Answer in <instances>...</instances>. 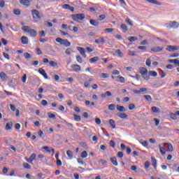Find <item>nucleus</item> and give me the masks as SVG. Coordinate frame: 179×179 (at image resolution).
Here are the masks:
<instances>
[{
    "instance_id": "11",
    "label": "nucleus",
    "mask_w": 179,
    "mask_h": 179,
    "mask_svg": "<svg viewBox=\"0 0 179 179\" xmlns=\"http://www.w3.org/2000/svg\"><path fill=\"white\" fill-rule=\"evenodd\" d=\"M33 18L34 19H40V14L38 13V10H31Z\"/></svg>"
},
{
    "instance_id": "43",
    "label": "nucleus",
    "mask_w": 179,
    "mask_h": 179,
    "mask_svg": "<svg viewBox=\"0 0 179 179\" xmlns=\"http://www.w3.org/2000/svg\"><path fill=\"white\" fill-rule=\"evenodd\" d=\"M151 59L150 58H148L147 60L145 61V65H147V66L150 67L151 66Z\"/></svg>"
},
{
    "instance_id": "48",
    "label": "nucleus",
    "mask_w": 179,
    "mask_h": 179,
    "mask_svg": "<svg viewBox=\"0 0 179 179\" xmlns=\"http://www.w3.org/2000/svg\"><path fill=\"white\" fill-rule=\"evenodd\" d=\"M49 64H50V66H52V67L58 66V64L57 62H54V61H50L49 62Z\"/></svg>"
},
{
    "instance_id": "28",
    "label": "nucleus",
    "mask_w": 179,
    "mask_h": 179,
    "mask_svg": "<svg viewBox=\"0 0 179 179\" xmlns=\"http://www.w3.org/2000/svg\"><path fill=\"white\" fill-rule=\"evenodd\" d=\"M73 117L76 122H80L82 120V119L80 118V115L73 114Z\"/></svg>"
},
{
    "instance_id": "4",
    "label": "nucleus",
    "mask_w": 179,
    "mask_h": 179,
    "mask_svg": "<svg viewBox=\"0 0 179 179\" xmlns=\"http://www.w3.org/2000/svg\"><path fill=\"white\" fill-rule=\"evenodd\" d=\"M73 20L79 21L85 19V14H76L71 16Z\"/></svg>"
},
{
    "instance_id": "13",
    "label": "nucleus",
    "mask_w": 179,
    "mask_h": 179,
    "mask_svg": "<svg viewBox=\"0 0 179 179\" xmlns=\"http://www.w3.org/2000/svg\"><path fill=\"white\" fill-rule=\"evenodd\" d=\"M77 50L80 52V53L82 55V56L84 58H85L87 57V55H85V48L77 47Z\"/></svg>"
},
{
    "instance_id": "18",
    "label": "nucleus",
    "mask_w": 179,
    "mask_h": 179,
    "mask_svg": "<svg viewBox=\"0 0 179 179\" xmlns=\"http://www.w3.org/2000/svg\"><path fill=\"white\" fill-rule=\"evenodd\" d=\"M110 162L115 166H118V162H117V159L115 157H110Z\"/></svg>"
},
{
    "instance_id": "51",
    "label": "nucleus",
    "mask_w": 179,
    "mask_h": 179,
    "mask_svg": "<svg viewBox=\"0 0 179 179\" xmlns=\"http://www.w3.org/2000/svg\"><path fill=\"white\" fill-rule=\"evenodd\" d=\"M24 57L25 59H31V55L29 53L25 52V53H24Z\"/></svg>"
},
{
    "instance_id": "45",
    "label": "nucleus",
    "mask_w": 179,
    "mask_h": 179,
    "mask_svg": "<svg viewBox=\"0 0 179 179\" xmlns=\"http://www.w3.org/2000/svg\"><path fill=\"white\" fill-rule=\"evenodd\" d=\"M85 106H87V107H90V106H94V102L90 103V101H85Z\"/></svg>"
},
{
    "instance_id": "36",
    "label": "nucleus",
    "mask_w": 179,
    "mask_h": 179,
    "mask_svg": "<svg viewBox=\"0 0 179 179\" xmlns=\"http://www.w3.org/2000/svg\"><path fill=\"white\" fill-rule=\"evenodd\" d=\"M137 40H138V38L136 37V36H129L128 37V41H130V42H134Z\"/></svg>"
},
{
    "instance_id": "56",
    "label": "nucleus",
    "mask_w": 179,
    "mask_h": 179,
    "mask_svg": "<svg viewBox=\"0 0 179 179\" xmlns=\"http://www.w3.org/2000/svg\"><path fill=\"white\" fill-rule=\"evenodd\" d=\"M39 36L41 38H43L45 36V33L44 31H39Z\"/></svg>"
},
{
    "instance_id": "55",
    "label": "nucleus",
    "mask_w": 179,
    "mask_h": 179,
    "mask_svg": "<svg viewBox=\"0 0 179 179\" xmlns=\"http://www.w3.org/2000/svg\"><path fill=\"white\" fill-rule=\"evenodd\" d=\"M45 24L47 26V27H52L53 24L51 22H49L48 21L45 22Z\"/></svg>"
},
{
    "instance_id": "61",
    "label": "nucleus",
    "mask_w": 179,
    "mask_h": 179,
    "mask_svg": "<svg viewBox=\"0 0 179 179\" xmlns=\"http://www.w3.org/2000/svg\"><path fill=\"white\" fill-rule=\"evenodd\" d=\"M77 100L80 101L83 100V96H82V94H80L79 95L77 96Z\"/></svg>"
},
{
    "instance_id": "46",
    "label": "nucleus",
    "mask_w": 179,
    "mask_h": 179,
    "mask_svg": "<svg viewBox=\"0 0 179 179\" xmlns=\"http://www.w3.org/2000/svg\"><path fill=\"white\" fill-rule=\"evenodd\" d=\"M108 108L110 110H114L115 109V104L114 103H112V104H110L108 106Z\"/></svg>"
},
{
    "instance_id": "35",
    "label": "nucleus",
    "mask_w": 179,
    "mask_h": 179,
    "mask_svg": "<svg viewBox=\"0 0 179 179\" xmlns=\"http://www.w3.org/2000/svg\"><path fill=\"white\" fill-rule=\"evenodd\" d=\"M99 60V58L98 57H92L90 59V63H94V62H96Z\"/></svg>"
},
{
    "instance_id": "44",
    "label": "nucleus",
    "mask_w": 179,
    "mask_h": 179,
    "mask_svg": "<svg viewBox=\"0 0 179 179\" xmlns=\"http://www.w3.org/2000/svg\"><path fill=\"white\" fill-rule=\"evenodd\" d=\"M64 39H62V38H56V42L60 43V45L64 44Z\"/></svg>"
},
{
    "instance_id": "5",
    "label": "nucleus",
    "mask_w": 179,
    "mask_h": 179,
    "mask_svg": "<svg viewBox=\"0 0 179 179\" xmlns=\"http://www.w3.org/2000/svg\"><path fill=\"white\" fill-rule=\"evenodd\" d=\"M164 50V47L155 46L151 48L150 50L153 52H160Z\"/></svg>"
},
{
    "instance_id": "53",
    "label": "nucleus",
    "mask_w": 179,
    "mask_h": 179,
    "mask_svg": "<svg viewBox=\"0 0 179 179\" xmlns=\"http://www.w3.org/2000/svg\"><path fill=\"white\" fill-rule=\"evenodd\" d=\"M13 13L16 15H20L21 14V11L19 9L14 10Z\"/></svg>"
},
{
    "instance_id": "29",
    "label": "nucleus",
    "mask_w": 179,
    "mask_h": 179,
    "mask_svg": "<svg viewBox=\"0 0 179 179\" xmlns=\"http://www.w3.org/2000/svg\"><path fill=\"white\" fill-rule=\"evenodd\" d=\"M120 27L122 29V31L124 33H127V32L128 29H127V25L125 24H120Z\"/></svg>"
},
{
    "instance_id": "6",
    "label": "nucleus",
    "mask_w": 179,
    "mask_h": 179,
    "mask_svg": "<svg viewBox=\"0 0 179 179\" xmlns=\"http://www.w3.org/2000/svg\"><path fill=\"white\" fill-rule=\"evenodd\" d=\"M166 50L173 52L179 50V46L168 45Z\"/></svg>"
},
{
    "instance_id": "62",
    "label": "nucleus",
    "mask_w": 179,
    "mask_h": 179,
    "mask_svg": "<svg viewBox=\"0 0 179 179\" xmlns=\"http://www.w3.org/2000/svg\"><path fill=\"white\" fill-rule=\"evenodd\" d=\"M136 108L135 105L133 103H131L129 105V110H131Z\"/></svg>"
},
{
    "instance_id": "7",
    "label": "nucleus",
    "mask_w": 179,
    "mask_h": 179,
    "mask_svg": "<svg viewBox=\"0 0 179 179\" xmlns=\"http://www.w3.org/2000/svg\"><path fill=\"white\" fill-rule=\"evenodd\" d=\"M71 68L73 69V72H80V70L82 69V67L78 64H72Z\"/></svg>"
},
{
    "instance_id": "24",
    "label": "nucleus",
    "mask_w": 179,
    "mask_h": 179,
    "mask_svg": "<svg viewBox=\"0 0 179 179\" xmlns=\"http://www.w3.org/2000/svg\"><path fill=\"white\" fill-rule=\"evenodd\" d=\"M147 2H148V3H151V4L161 6V3L159 2L157 0H147Z\"/></svg>"
},
{
    "instance_id": "12",
    "label": "nucleus",
    "mask_w": 179,
    "mask_h": 179,
    "mask_svg": "<svg viewBox=\"0 0 179 179\" xmlns=\"http://www.w3.org/2000/svg\"><path fill=\"white\" fill-rule=\"evenodd\" d=\"M36 155L35 153H32L29 157V159H26L28 163H32L36 160Z\"/></svg>"
},
{
    "instance_id": "23",
    "label": "nucleus",
    "mask_w": 179,
    "mask_h": 179,
    "mask_svg": "<svg viewBox=\"0 0 179 179\" xmlns=\"http://www.w3.org/2000/svg\"><path fill=\"white\" fill-rule=\"evenodd\" d=\"M158 147L159 148V152H160L161 155H166V149L164 147H162L161 145H159Z\"/></svg>"
},
{
    "instance_id": "25",
    "label": "nucleus",
    "mask_w": 179,
    "mask_h": 179,
    "mask_svg": "<svg viewBox=\"0 0 179 179\" xmlns=\"http://www.w3.org/2000/svg\"><path fill=\"white\" fill-rule=\"evenodd\" d=\"M63 45L68 48V47H70L71 45V43L70 41H69L68 39H64V41H63Z\"/></svg>"
},
{
    "instance_id": "21",
    "label": "nucleus",
    "mask_w": 179,
    "mask_h": 179,
    "mask_svg": "<svg viewBox=\"0 0 179 179\" xmlns=\"http://www.w3.org/2000/svg\"><path fill=\"white\" fill-rule=\"evenodd\" d=\"M116 109L120 111V112H125L127 111V110L125 109V107L124 106H119V105H117L116 106Z\"/></svg>"
},
{
    "instance_id": "8",
    "label": "nucleus",
    "mask_w": 179,
    "mask_h": 179,
    "mask_svg": "<svg viewBox=\"0 0 179 179\" xmlns=\"http://www.w3.org/2000/svg\"><path fill=\"white\" fill-rule=\"evenodd\" d=\"M38 72L41 75L45 80L48 79V76L47 73H45V71L41 68H40L38 71Z\"/></svg>"
},
{
    "instance_id": "58",
    "label": "nucleus",
    "mask_w": 179,
    "mask_h": 179,
    "mask_svg": "<svg viewBox=\"0 0 179 179\" xmlns=\"http://www.w3.org/2000/svg\"><path fill=\"white\" fill-rule=\"evenodd\" d=\"M129 56H135V55H136V52H134V50H129Z\"/></svg>"
},
{
    "instance_id": "32",
    "label": "nucleus",
    "mask_w": 179,
    "mask_h": 179,
    "mask_svg": "<svg viewBox=\"0 0 179 179\" xmlns=\"http://www.w3.org/2000/svg\"><path fill=\"white\" fill-rule=\"evenodd\" d=\"M60 34H62V36H69V37L70 38H73V36H72L69 35V33L65 32V31H62V30H60Z\"/></svg>"
},
{
    "instance_id": "16",
    "label": "nucleus",
    "mask_w": 179,
    "mask_h": 179,
    "mask_svg": "<svg viewBox=\"0 0 179 179\" xmlns=\"http://www.w3.org/2000/svg\"><path fill=\"white\" fill-rule=\"evenodd\" d=\"M109 124L111 126L112 129H116V124L114 120L110 119L108 120Z\"/></svg>"
},
{
    "instance_id": "47",
    "label": "nucleus",
    "mask_w": 179,
    "mask_h": 179,
    "mask_svg": "<svg viewBox=\"0 0 179 179\" xmlns=\"http://www.w3.org/2000/svg\"><path fill=\"white\" fill-rule=\"evenodd\" d=\"M27 74H24L21 78V80L23 83H26L27 82Z\"/></svg>"
},
{
    "instance_id": "40",
    "label": "nucleus",
    "mask_w": 179,
    "mask_h": 179,
    "mask_svg": "<svg viewBox=\"0 0 179 179\" xmlns=\"http://www.w3.org/2000/svg\"><path fill=\"white\" fill-rule=\"evenodd\" d=\"M48 117H49L50 119L56 120V116H55V114L51 113H48Z\"/></svg>"
},
{
    "instance_id": "17",
    "label": "nucleus",
    "mask_w": 179,
    "mask_h": 179,
    "mask_svg": "<svg viewBox=\"0 0 179 179\" xmlns=\"http://www.w3.org/2000/svg\"><path fill=\"white\" fill-rule=\"evenodd\" d=\"M117 117L120 119H127L128 118L127 113H117Z\"/></svg>"
},
{
    "instance_id": "26",
    "label": "nucleus",
    "mask_w": 179,
    "mask_h": 179,
    "mask_svg": "<svg viewBox=\"0 0 179 179\" xmlns=\"http://www.w3.org/2000/svg\"><path fill=\"white\" fill-rule=\"evenodd\" d=\"M92 81H93V79L92 78H90L88 81L85 82V83H84L85 87V88L90 87V83H92Z\"/></svg>"
},
{
    "instance_id": "2",
    "label": "nucleus",
    "mask_w": 179,
    "mask_h": 179,
    "mask_svg": "<svg viewBox=\"0 0 179 179\" xmlns=\"http://www.w3.org/2000/svg\"><path fill=\"white\" fill-rule=\"evenodd\" d=\"M148 69L144 67H141L140 69V73L142 75L143 78L145 80H148L150 79V76L148 74Z\"/></svg>"
},
{
    "instance_id": "54",
    "label": "nucleus",
    "mask_w": 179,
    "mask_h": 179,
    "mask_svg": "<svg viewBox=\"0 0 179 179\" xmlns=\"http://www.w3.org/2000/svg\"><path fill=\"white\" fill-rule=\"evenodd\" d=\"M86 50L89 53H91V52H94L95 49H94V48H93V49H92L91 48L87 46V47H86Z\"/></svg>"
},
{
    "instance_id": "9",
    "label": "nucleus",
    "mask_w": 179,
    "mask_h": 179,
    "mask_svg": "<svg viewBox=\"0 0 179 179\" xmlns=\"http://www.w3.org/2000/svg\"><path fill=\"white\" fill-rule=\"evenodd\" d=\"M20 41H21V43L22 45H28L29 44V38L27 36H22L21 38H20Z\"/></svg>"
},
{
    "instance_id": "60",
    "label": "nucleus",
    "mask_w": 179,
    "mask_h": 179,
    "mask_svg": "<svg viewBox=\"0 0 179 179\" xmlns=\"http://www.w3.org/2000/svg\"><path fill=\"white\" fill-rule=\"evenodd\" d=\"M109 145L110 146H111L112 148H115V142L114 141H110L109 142Z\"/></svg>"
},
{
    "instance_id": "57",
    "label": "nucleus",
    "mask_w": 179,
    "mask_h": 179,
    "mask_svg": "<svg viewBox=\"0 0 179 179\" xmlns=\"http://www.w3.org/2000/svg\"><path fill=\"white\" fill-rule=\"evenodd\" d=\"M95 122L97 125H100L101 123V120L100 118L97 117L95 119Z\"/></svg>"
},
{
    "instance_id": "30",
    "label": "nucleus",
    "mask_w": 179,
    "mask_h": 179,
    "mask_svg": "<svg viewBox=\"0 0 179 179\" xmlns=\"http://www.w3.org/2000/svg\"><path fill=\"white\" fill-rule=\"evenodd\" d=\"M73 52V49H71V48H68L67 49H66L65 50V54L66 55H70Z\"/></svg>"
},
{
    "instance_id": "15",
    "label": "nucleus",
    "mask_w": 179,
    "mask_h": 179,
    "mask_svg": "<svg viewBox=\"0 0 179 179\" xmlns=\"http://www.w3.org/2000/svg\"><path fill=\"white\" fill-rule=\"evenodd\" d=\"M20 3L26 6H31V1L29 0H20Z\"/></svg>"
},
{
    "instance_id": "38",
    "label": "nucleus",
    "mask_w": 179,
    "mask_h": 179,
    "mask_svg": "<svg viewBox=\"0 0 179 179\" xmlns=\"http://www.w3.org/2000/svg\"><path fill=\"white\" fill-rule=\"evenodd\" d=\"M114 31V29L113 28H106L105 29V33L106 34H110Z\"/></svg>"
},
{
    "instance_id": "27",
    "label": "nucleus",
    "mask_w": 179,
    "mask_h": 179,
    "mask_svg": "<svg viewBox=\"0 0 179 179\" xmlns=\"http://www.w3.org/2000/svg\"><path fill=\"white\" fill-rule=\"evenodd\" d=\"M22 166H23L24 169H25L27 170H30L31 169V166L29 164L27 163V162L23 163Z\"/></svg>"
},
{
    "instance_id": "33",
    "label": "nucleus",
    "mask_w": 179,
    "mask_h": 179,
    "mask_svg": "<svg viewBox=\"0 0 179 179\" xmlns=\"http://www.w3.org/2000/svg\"><path fill=\"white\" fill-rule=\"evenodd\" d=\"M115 53L119 57H124V55L122 54V50H120V49H117V50H115Z\"/></svg>"
},
{
    "instance_id": "41",
    "label": "nucleus",
    "mask_w": 179,
    "mask_h": 179,
    "mask_svg": "<svg viewBox=\"0 0 179 179\" xmlns=\"http://www.w3.org/2000/svg\"><path fill=\"white\" fill-rule=\"evenodd\" d=\"M149 76H152V77H157V73L156 71H149Z\"/></svg>"
},
{
    "instance_id": "50",
    "label": "nucleus",
    "mask_w": 179,
    "mask_h": 179,
    "mask_svg": "<svg viewBox=\"0 0 179 179\" xmlns=\"http://www.w3.org/2000/svg\"><path fill=\"white\" fill-rule=\"evenodd\" d=\"M143 98L145 99V100H147L148 101H152V97L150 95H144Z\"/></svg>"
},
{
    "instance_id": "20",
    "label": "nucleus",
    "mask_w": 179,
    "mask_h": 179,
    "mask_svg": "<svg viewBox=\"0 0 179 179\" xmlns=\"http://www.w3.org/2000/svg\"><path fill=\"white\" fill-rule=\"evenodd\" d=\"M0 78L2 80L3 82L6 81L8 76L4 72L0 73Z\"/></svg>"
},
{
    "instance_id": "59",
    "label": "nucleus",
    "mask_w": 179,
    "mask_h": 179,
    "mask_svg": "<svg viewBox=\"0 0 179 179\" xmlns=\"http://www.w3.org/2000/svg\"><path fill=\"white\" fill-rule=\"evenodd\" d=\"M106 18V16L105 15H101L99 17V20L100 21L104 20Z\"/></svg>"
},
{
    "instance_id": "49",
    "label": "nucleus",
    "mask_w": 179,
    "mask_h": 179,
    "mask_svg": "<svg viewBox=\"0 0 179 179\" xmlns=\"http://www.w3.org/2000/svg\"><path fill=\"white\" fill-rule=\"evenodd\" d=\"M150 165V163L149 161L145 162V163H144V169H149Z\"/></svg>"
},
{
    "instance_id": "37",
    "label": "nucleus",
    "mask_w": 179,
    "mask_h": 179,
    "mask_svg": "<svg viewBox=\"0 0 179 179\" xmlns=\"http://www.w3.org/2000/svg\"><path fill=\"white\" fill-rule=\"evenodd\" d=\"M12 126H13V123L12 122L6 123V130H10L11 128H12Z\"/></svg>"
},
{
    "instance_id": "31",
    "label": "nucleus",
    "mask_w": 179,
    "mask_h": 179,
    "mask_svg": "<svg viewBox=\"0 0 179 179\" xmlns=\"http://www.w3.org/2000/svg\"><path fill=\"white\" fill-rule=\"evenodd\" d=\"M168 145L167 149L168 151L169 152H173V147L172 145V144L171 143H164V145Z\"/></svg>"
},
{
    "instance_id": "63",
    "label": "nucleus",
    "mask_w": 179,
    "mask_h": 179,
    "mask_svg": "<svg viewBox=\"0 0 179 179\" xmlns=\"http://www.w3.org/2000/svg\"><path fill=\"white\" fill-rule=\"evenodd\" d=\"M76 61L78 63H82V57H80V56H76Z\"/></svg>"
},
{
    "instance_id": "22",
    "label": "nucleus",
    "mask_w": 179,
    "mask_h": 179,
    "mask_svg": "<svg viewBox=\"0 0 179 179\" xmlns=\"http://www.w3.org/2000/svg\"><path fill=\"white\" fill-rule=\"evenodd\" d=\"M151 110L152 112H153L155 114H159V113H160V109L158 108L156 106H152L151 108Z\"/></svg>"
},
{
    "instance_id": "52",
    "label": "nucleus",
    "mask_w": 179,
    "mask_h": 179,
    "mask_svg": "<svg viewBox=\"0 0 179 179\" xmlns=\"http://www.w3.org/2000/svg\"><path fill=\"white\" fill-rule=\"evenodd\" d=\"M141 143L145 148L148 146V143L146 141H141Z\"/></svg>"
},
{
    "instance_id": "19",
    "label": "nucleus",
    "mask_w": 179,
    "mask_h": 179,
    "mask_svg": "<svg viewBox=\"0 0 179 179\" xmlns=\"http://www.w3.org/2000/svg\"><path fill=\"white\" fill-rule=\"evenodd\" d=\"M151 163L155 169H157V159L154 157H151Z\"/></svg>"
},
{
    "instance_id": "1",
    "label": "nucleus",
    "mask_w": 179,
    "mask_h": 179,
    "mask_svg": "<svg viewBox=\"0 0 179 179\" xmlns=\"http://www.w3.org/2000/svg\"><path fill=\"white\" fill-rule=\"evenodd\" d=\"M22 30L24 33H27L30 35L31 37L35 38L37 36L38 33L37 31L33 29H31L29 26H23L22 27Z\"/></svg>"
},
{
    "instance_id": "10",
    "label": "nucleus",
    "mask_w": 179,
    "mask_h": 179,
    "mask_svg": "<svg viewBox=\"0 0 179 179\" xmlns=\"http://www.w3.org/2000/svg\"><path fill=\"white\" fill-rule=\"evenodd\" d=\"M94 43L97 45L104 44L106 41L103 37H100L99 38L95 39Z\"/></svg>"
},
{
    "instance_id": "39",
    "label": "nucleus",
    "mask_w": 179,
    "mask_h": 179,
    "mask_svg": "<svg viewBox=\"0 0 179 179\" xmlns=\"http://www.w3.org/2000/svg\"><path fill=\"white\" fill-rule=\"evenodd\" d=\"M90 24L93 26H98L99 25V22L98 21H96V20H91L90 21Z\"/></svg>"
},
{
    "instance_id": "42",
    "label": "nucleus",
    "mask_w": 179,
    "mask_h": 179,
    "mask_svg": "<svg viewBox=\"0 0 179 179\" xmlns=\"http://www.w3.org/2000/svg\"><path fill=\"white\" fill-rule=\"evenodd\" d=\"M87 157V152L86 151H83L81 152L80 157L82 159H85Z\"/></svg>"
},
{
    "instance_id": "14",
    "label": "nucleus",
    "mask_w": 179,
    "mask_h": 179,
    "mask_svg": "<svg viewBox=\"0 0 179 179\" xmlns=\"http://www.w3.org/2000/svg\"><path fill=\"white\" fill-rule=\"evenodd\" d=\"M112 96V93L110 91H106L104 94H101V98L106 99Z\"/></svg>"
},
{
    "instance_id": "34",
    "label": "nucleus",
    "mask_w": 179,
    "mask_h": 179,
    "mask_svg": "<svg viewBox=\"0 0 179 179\" xmlns=\"http://www.w3.org/2000/svg\"><path fill=\"white\" fill-rule=\"evenodd\" d=\"M66 153L69 159H73V153L71 150H67Z\"/></svg>"
},
{
    "instance_id": "3",
    "label": "nucleus",
    "mask_w": 179,
    "mask_h": 179,
    "mask_svg": "<svg viewBox=\"0 0 179 179\" xmlns=\"http://www.w3.org/2000/svg\"><path fill=\"white\" fill-rule=\"evenodd\" d=\"M166 29H178L179 27V23L176 21H171L168 24H166Z\"/></svg>"
},
{
    "instance_id": "64",
    "label": "nucleus",
    "mask_w": 179,
    "mask_h": 179,
    "mask_svg": "<svg viewBox=\"0 0 179 179\" xmlns=\"http://www.w3.org/2000/svg\"><path fill=\"white\" fill-rule=\"evenodd\" d=\"M42 149L46 150L48 153H50V152H51V150H50V148L48 147V146H44V147H43Z\"/></svg>"
}]
</instances>
